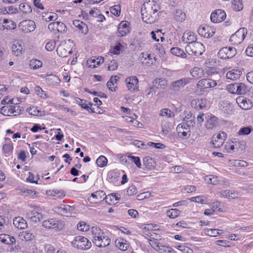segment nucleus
Masks as SVG:
<instances>
[{
  "instance_id": "obj_27",
  "label": "nucleus",
  "mask_w": 253,
  "mask_h": 253,
  "mask_svg": "<svg viewBox=\"0 0 253 253\" xmlns=\"http://www.w3.org/2000/svg\"><path fill=\"white\" fill-rule=\"evenodd\" d=\"M119 78L117 76H112L107 83L108 89L112 91H115L117 88V82Z\"/></svg>"
},
{
  "instance_id": "obj_12",
  "label": "nucleus",
  "mask_w": 253,
  "mask_h": 253,
  "mask_svg": "<svg viewBox=\"0 0 253 253\" xmlns=\"http://www.w3.org/2000/svg\"><path fill=\"white\" fill-rule=\"evenodd\" d=\"M199 34L206 38L212 37L215 32V29L208 25H202L200 26L198 30Z\"/></svg>"
},
{
  "instance_id": "obj_14",
  "label": "nucleus",
  "mask_w": 253,
  "mask_h": 253,
  "mask_svg": "<svg viewBox=\"0 0 253 253\" xmlns=\"http://www.w3.org/2000/svg\"><path fill=\"white\" fill-rule=\"evenodd\" d=\"M19 26L20 29L26 33L33 31L36 28L35 22L31 20L22 21L20 23Z\"/></svg>"
},
{
  "instance_id": "obj_57",
  "label": "nucleus",
  "mask_w": 253,
  "mask_h": 253,
  "mask_svg": "<svg viewBox=\"0 0 253 253\" xmlns=\"http://www.w3.org/2000/svg\"><path fill=\"white\" fill-rule=\"evenodd\" d=\"M27 112L29 113V114L33 116H38L39 115L41 111L37 109L36 107H30L27 109Z\"/></svg>"
},
{
  "instance_id": "obj_46",
  "label": "nucleus",
  "mask_w": 253,
  "mask_h": 253,
  "mask_svg": "<svg viewBox=\"0 0 253 253\" xmlns=\"http://www.w3.org/2000/svg\"><path fill=\"white\" fill-rule=\"evenodd\" d=\"M42 63L39 60L33 59L30 60L29 66L31 68L35 69L39 68L42 66Z\"/></svg>"
},
{
  "instance_id": "obj_35",
  "label": "nucleus",
  "mask_w": 253,
  "mask_h": 253,
  "mask_svg": "<svg viewBox=\"0 0 253 253\" xmlns=\"http://www.w3.org/2000/svg\"><path fill=\"white\" fill-rule=\"evenodd\" d=\"M23 46L19 42L14 43L12 46V51L16 56H19L22 54Z\"/></svg>"
},
{
  "instance_id": "obj_5",
  "label": "nucleus",
  "mask_w": 253,
  "mask_h": 253,
  "mask_svg": "<svg viewBox=\"0 0 253 253\" xmlns=\"http://www.w3.org/2000/svg\"><path fill=\"white\" fill-rule=\"evenodd\" d=\"M22 108L19 105L17 104L7 105L1 108L0 113L6 116H16L21 113L22 110Z\"/></svg>"
},
{
  "instance_id": "obj_60",
  "label": "nucleus",
  "mask_w": 253,
  "mask_h": 253,
  "mask_svg": "<svg viewBox=\"0 0 253 253\" xmlns=\"http://www.w3.org/2000/svg\"><path fill=\"white\" fill-rule=\"evenodd\" d=\"M118 64L115 60H111L108 64V70L110 71H114L117 69Z\"/></svg>"
},
{
  "instance_id": "obj_63",
  "label": "nucleus",
  "mask_w": 253,
  "mask_h": 253,
  "mask_svg": "<svg viewBox=\"0 0 253 253\" xmlns=\"http://www.w3.org/2000/svg\"><path fill=\"white\" fill-rule=\"evenodd\" d=\"M21 237H23L26 241H30L33 238L34 236L30 232L25 231L23 232Z\"/></svg>"
},
{
  "instance_id": "obj_29",
  "label": "nucleus",
  "mask_w": 253,
  "mask_h": 253,
  "mask_svg": "<svg viewBox=\"0 0 253 253\" xmlns=\"http://www.w3.org/2000/svg\"><path fill=\"white\" fill-rule=\"evenodd\" d=\"M143 163L145 167L149 169H153L156 165L154 160L149 156H146L143 158Z\"/></svg>"
},
{
  "instance_id": "obj_53",
  "label": "nucleus",
  "mask_w": 253,
  "mask_h": 253,
  "mask_svg": "<svg viewBox=\"0 0 253 253\" xmlns=\"http://www.w3.org/2000/svg\"><path fill=\"white\" fill-rule=\"evenodd\" d=\"M78 229L82 231H87L89 229V225L84 221H81L77 225Z\"/></svg>"
},
{
  "instance_id": "obj_23",
  "label": "nucleus",
  "mask_w": 253,
  "mask_h": 253,
  "mask_svg": "<svg viewBox=\"0 0 253 253\" xmlns=\"http://www.w3.org/2000/svg\"><path fill=\"white\" fill-rule=\"evenodd\" d=\"M242 74V72L238 69H233L228 72L226 74L227 79L230 81H236L239 79Z\"/></svg>"
},
{
  "instance_id": "obj_38",
  "label": "nucleus",
  "mask_w": 253,
  "mask_h": 253,
  "mask_svg": "<svg viewBox=\"0 0 253 253\" xmlns=\"http://www.w3.org/2000/svg\"><path fill=\"white\" fill-rule=\"evenodd\" d=\"M232 7L236 11H239L243 9V5L242 0H232Z\"/></svg>"
},
{
  "instance_id": "obj_62",
  "label": "nucleus",
  "mask_w": 253,
  "mask_h": 253,
  "mask_svg": "<svg viewBox=\"0 0 253 253\" xmlns=\"http://www.w3.org/2000/svg\"><path fill=\"white\" fill-rule=\"evenodd\" d=\"M7 226V223L2 216H0V231H4Z\"/></svg>"
},
{
  "instance_id": "obj_43",
  "label": "nucleus",
  "mask_w": 253,
  "mask_h": 253,
  "mask_svg": "<svg viewBox=\"0 0 253 253\" xmlns=\"http://www.w3.org/2000/svg\"><path fill=\"white\" fill-rule=\"evenodd\" d=\"M174 17L177 21L183 22L185 20L186 14L181 10L176 9L174 14Z\"/></svg>"
},
{
  "instance_id": "obj_7",
  "label": "nucleus",
  "mask_w": 253,
  "mask_h": 253,
  "mask_svg": "<svg viewBox=\"0 0 253 253\" xmlns=\"http://www.w3.org/2000/svg\"><path fill=\"white\" fill-rule=\"evenodd\" d=\"M247 34V29L241 28L231 36L230 42L234 45H238L244 41Z\"/></svg>"
},
{
  "instance_id": "obj_28",
  "label": "nucleus",
  "mask_w": 253,
  "mask_h": 253,
  "mask_svg": "<svg viewBox=\"0 0 253 253\" xmlns=\"http://www.w3.org/2000/svg\"><path fill=\"white\" fill-rule=\"evenodd\" d=\"M153 83L157 85L156 86L157 89H165L168 85V81L162 78H156L154 80Z\"/></svg>"
},
{
  "instance_id": "obj_39",
  "label": "nucleus",
  "mask_w": 253,
  "mask_h": 253,
  "mask_svg": "<svg viewBox=\"0 0 253 253\" xmlns=\"http://www.w3.org/2000/svg\"><path fill=\"white\" fill-rule=\"evenodd\" d=\"M171 53L177 56L182 58L186 57V54L184 51L179 47H172L170 49Z\"/></svg>"
},
{
  "instance_id": "obj_30",
  "label": "nucleus",
  "mask_w": 253,
  "mask_h": 253,
  "mask_svg": "<svg viewBox=\"0 0 253 253\" xmlns=\"http://www.w3.org/2000/svg\"><path fill=\"white\" fill-rule=\"evenodd\" d=\"M186 116L184 117L183 122L189 126H193L195 124V117L193 116L191 112H185Z\"/></svg>"
},
{
  "instance_id": "obj_24",
  "label": "nucleus",
  "mask_w": 253,
  "mask_h": 253,
  "mask_svg": "<svg viewBox=\"0 0 253 253\" xmlns=\"http://www.w3.org/2000/svg\"><path fill=\"white\" fill-rule=\"evenodd\" d=\"M219 125L218 118L214 116H212L207 119L206 123V127L207 129H213Z\"/></svg>"
},
{
  "instance_id": "obj_50",
  "label": "nucleus",
  "mask_w": 253,
  "mask_h": 253,
  "mask_svg": "<svg viewBox=\"0 0 253 253\" xmlns=\"http://www.w3.org/2000/svg\"><path fill=\"white\" fill-rule=\"evenodd\" d=\"M160 115L162 117H167L168 118H172L174 117V113L168 109H163L161 110Z\"/></svg>"
},
{
  "instance_id": "obj_44",
  "label": "nucleus",
  "mask_w": 253,
  "mask_h": 253,
  "mask_svg": "<svg viewBox=\"0 0 253 253\" xmlns=\"http://www.w3.org/2000/svg\"><path fill=\"white\" fill-rule=\"evenodd\" d=\"M253 127L251 126L242 127L237 132V134L239 136L248 135L253 131Z\"/></svg>"
},
{
  "instance_id": "obj_2",
  "label": "nucleus",
  "mask_w": 253,
  "mask_h": 253,
  "mask_svg": "<svg viewBox=\"0 0 253 253\" xmlns=\"http://www.w3.org/2000/svg\"><path fill=\"white\" fill-rule=\"evenodd\" d=\"M93 236L92 242L96 246L99 248H104L109 246L111 240L104 235L102 230L97 226H93L91 229Z\"/></svg>"
},
{
  "instance_id": "obj_42",
  "label": "nucleus",
  "mask_w": 253,
  "mask_h": 253,
  "mask_svg": "<svg viewBox=\"0 0 253 253\" xmlns=\"http://www.w3.org/2000/svg\"><path fill=\"white\" fill-rule=\"evenodd\" d=\"M237 94H245L248 91V88L245 84L242 83H237V86L236 87Z\"/></svg>"
},
{
  "instance_id": "obj_15",
  "label": "nucleus",
  "mask_w": 253,
  "mask_h": 253,
  "mask_svg": "<svg viewBox=\"0 0 253 253\" xmlns=\"http://www.w3.org/2000/svg\"><path fill=\"white\" fill-rule=\"evenodd\" d=\"M217 85L215 81L210 79H204L200 80L197 84V87L200 90L206 88L213 87Z\"/></svg>"
},
{
  "instance_id": "obj_1",
  "label": "nucleus",
  "mask_w": 253,
  "mask_h": 253,
  "mask_svg": "<svg viewBox=\"0 0 253 253\" xmlns=\"http://www.w3.org/2000/svg\"><path fill=\"white\" fill-rule=\"evenodd\" d=\"M160 9V5L155 1L143 4L141 10L143 21L148 24L156 22L158 16V12Z\"/></svg>"
},
{
  "instance_id": "obj_32",
  "label": "nucleus",
  "mask_w": 253,
  "mask_h": 253,
  "mask_svg": "<svg viewBox=\"0 0 253 253\" xmlns=\"http://www.w3.org/2000/svg\"><path fill=\"white\" fill-rule=\"evenodd\" d=\"M190 74L193 78L199 79L204 76V71L202 68L194 67L191 70Z\"/></svg>"
},
{
  "instance_id": "obj_18",
  "label": "nucleus",
  "mask_w": 253,
  "mask_h": 253,
  "mask_svg": "<svg viewBox=\"0 0 253 253\" xmlns=\"http://www.w3.org/2000/svg\"><path fill=\"white\" fill-rule=\"evenodd\" d=\"M106 195L103 191H97L92 193L91 196L88 198V200L91 203H96L104 200L103 197Z\"/></svg>"
},
{
  "instance_id": "obj_59",
  "label": "nucleus",
  "mask_w": 253,
  "mask_h": 253,
  "mask_svg": "<svg viewBox=\"0 0 253 253\" xmlns=\"http://www.w3.org/2000/svg\"><path fill=\"white\" fill-rule=\"evenodd\" d=\"M157 90V87L155 86V85L150 87L145 90V93L147 96H149L150 95H153L154 94H155Z\"/></svg>"
},
{
  "instance_id": "obj_48",
  "label": "nucleus",
  "mask_w": 253,
  "mask_h": 253,
  "mask_svg": "<svg viewBox=\"0 0 253 253\" xmlns=\"http://www.w3.org/2000/svg\"><path fill=\"white\" fill-rule=\"evenodd\" d=\"M13 149V144L11 143H5L3 145L2 151L5 154H9Z\"/></svg>"
},
{
  "instance_id": "obj_64",
  "label": "nucleus",
  "mask_w": 253,
  "mask_h": 253,
  "mask_svg": "<svg viewBox=\"0 0 253 253\" xmlns=\"http://www.w3.org/2000/svg\"><path fill=\"white\" fill-rule=\"evenodd\" d=\"M177 249L183 252L184 253H192L193 251L190 249L189 247H187L184 245H179L177 247Z\"/></svg>"
},
{
  "instance_id": "obj_33",
  "label": "nucleus",
  "mask_w": 253,
  "mask_h": 253,
  "mask_svg": "<svg viewBox=\"0 0 253 253\" xmlns=\"http://www.w3.org/2000/svg\"><path fill=\"white\" fill-rule=\"evenodd\" d=\"M219 194L220 196L228 199H233L237 197L236 193L234 191L228 190L221 191L219 192Z\"/></svg>"
},
{
  "instance_id": "obj_4",
  "label": "nucleus",
  "mask_w": 253,
  "mask_h": 253,
  "mask_svg": "<svg viewBox=\"0 0 253 253\" xmlns=\"http://www.w3.org/2000/svg\"><path fill=\"white\" fill-rule=\"evenodd\" d=\"M185 50L189 55L199 56L202 55L205 49L202 43L196 42L194 43L188 44L185 47Z\"/></svg>"
},
{
  "instance_id": "obj_52",
  "label": "nucleus",
  "mask_w": 253,
  "mask_h": 253,
  "mask_svg": "<svg viewBox=\"0 0 253 253\" xmlns=\"http://www.w3.org/2000/svg\"><path fill=\"white\" fill-rule=\"evenodd\" d=\"M73 24L75 27H77L80 30L82 31V33H84V28H86V26L85 23L79 20H74Z\"/></svg>"
},
{
  "instance_id": "obj_58",
  "label": "nucleus",
  "mask_w": 253,
  "mask_h": 253,
  "mask_svg": "<svg viewBox=\"0 0 253 253\" xmlns=\"http://www.w3.org/2000/svg\"><path fill=\"white\" fill-rule=\"evenodd\" d=\"M110 12L113 15L119 16L121 13L120 6L119 5H115L114 6H112L110 8Z\"/></svg>"
},
{
  "instance_id": "obj_31",
  "label": "nucleus",
  "mask_w": 253,
  "mask_h": 253,
  "mask_svg": "<svg viewBox=\"0 0 253 253\" xmlns=\"http://www.w3.org/2000/svg\"><path fill=\"white\" fill-rule=\"evenodd\" d=\"M104 62V58L101 56L100 58H98L97 59H89L87 61V64L88 65V67L90 68H95L97 66L99 65L101 63H103Z\"/></svg>"
},
{
  "instance_id": "obj_16",
  "label": "nucleus",
  "mask_w": 253,
  "mask_h": 253,
  "mask_svg": "<svg viewBox=\"0 0 253 253\" xmlns=\"http://www.w3.org/2000/svg\"><path fill=\"white\" fill-rule=\"evenodd\" d=\"M226 17V13L221 9L212 12L211 15V21L213 23H219L224 21Z\"/></svg>"
},
{
  "instance_id": "obj_41",
  "label": "nucleus",
  "mask_w": 253,
  "mask_h": 253,
  "mask_svg": "<svg viewBox=\"0 0 253 253\" xmlns=\"http://www.w3.org/2000/svg\"><path fill=\"white\" fill-rule=\"evenodd\" d=\"M180 212L178 209H171L167 211L166 215L170 218H175L178 216Z\"/></svg>"
},
{
  "instance_id": "obj_25",
  "label": "nucleus",
  "mask_w": 253,
  "mask_h": 253,
  "mask_svg": "<svg viewBox=\"0 0 253 253\" xmlns=\"http://www.w3.org/2000/svg\"><path fill=\"white\" fill-rule=\"evenodd\" d=\"M76 102L82 108L85 109L88 111L89 112L94 113V109L91 108L90 107L88 106H91L92 103L89 102L88 104L86 103V101L85 100L81 99L79 98H76L75 99Z\"/></svg>"
},
{
  "instance_id": "obj_19",
  "label": "nucleus",
  "mask_w": 253,
  "mask_h": 253,
  "mask_svg": "<svg viewBox=\"0 0 253 253\" xmlns=\"http://www.w3.org/2000/svg\"><path fill=\"white\" fill-rule=\"evenodd\" d=\"M182 40L188 44L194 43L197 40L196 35L193 32L186 31L183 34Z\"/></svg>"
},
{
  "instance_id": "obj_51",
  "label": "nucleus",
  "mask_w": 253,
  "mask_h": 253,
  "mask_svg": "<svg viewBox=\"0 0 253 253\" xmlns=\"http://www.w3.org/2000/svg\"><path fill=\"white\" fill-rule=\"evenodd\" d=\"M205 179L207 183L211 184H216L218 182L217 177L213 175L206 176Z\"/></svg>"
},
{
  "instance_id": "obj_9",
  "label": "nucleus",
  "mask_w": 253,
  "mask_h": 253,
  "mask_svg": "<svg viewBox=\"0 0 253 253\" xmlns=\"http://www.w3.org/2000/svg\"><path fill=\"white\" fill-rule=\"evenodd\" d=\"M127 89L131 92L139 90L138 80L135 76H131L125 79Z\"/></svg>"
},
{
  "instance_id": "obj_61",
  "label": "nucleus",
  "mask_w": 253,
  "mask_h": 253,
  "mask_svg": "<svg viewBox=\"0 0 253 253\" xmlns=\"http://www.w3.org/2000/svg\"><path fill=\"white\" fill-rule=\"evenodd\" d=\"M137 190L135 186L131 185L128 187L126 191L127 195L128 196H132L137 193Z\"/></svg>"
},
{
  "instance_id": "obj_22",
  "label": "nucleus",
  "mask_w": 253,
  "mask_h": 253,
  "mask_svg": "<svg viewBox=\"0 0 253 253\" xmlns=\"http://www.w3.org/2000/svg\"><path fill=\"white\" fill-rule=\"evenodd\" d=\"M129 23L127 22H122L119 25L117 34L118 36L123 37L129 33Z\"/></svg>"
},
{
  "instance_id": "obj_8",
  "label": "nucleus",
  "mask_w": 253,
  "mask_h": 253,
  "mask_svg": "<svg viewBox=\"0 0 253 253\" xmlns=\"http://www.w3.org/2000/svg\"><path fill=\"white\" fill-rule=\"evenodd\" d=\"M42 225L46 228L62 230L64 227L63 222L56 218H48L42 222Z\"/></svg>"
},
{
  "instance_id": "obj_6",
  "label": "nucleus",
  "mask_w": 253,
  "mask_h": 253,
  "mask_svg": "<svg viewBox=\"0 0 253 253\" xmlns=\"http://www.w3.org/2000/svg\"><path fill=\"white\" fill-rule=\"evenodd\" d=\"M72 43L71 40L62 42L56 50L58 55L62 57H65L71 54L72 52Z\"/></svg>"
},
{
  "instance_id": "obj_21",
  "label": "nucleus",
  "mask_w": 253,
  "mask_h": 253,
  "mask_svg": "<svg viewBox=\"0 0 253 253\" xmlns=\"http://www.w3.org/2000/svg\"><path fill=\"white\" fill-rule=\"evenodd\" d=\"M226 138V134L224 131L220 132L217 135L216 139L212 140L213 146L215 148H220L224 143Z\"/></svg>"
},
{
  "instance_id": "obj_17",
  "label": "nucleus",
  "mask_w": 253,
  "mask_h": 253,
  "mask_svg": "<svg viewBox=\"0 0 253 253\" xmlns=\"http://www.w3.org/2000/svg\"><path fill=\"white\" fill-rule=\"evenodd\" d=\"M236 102L242 109L249 110L253 106L252 102L249 99L243 96L238 97L236 99Z\"/></svg>"
},
{
  "instance_id": "obj_37",
  "label": "nucleus",
  "mask_w": 253,
  "mask_h": 253,
  "mask_svg": "<svg viewBox=\"0 0 253 253\" xmlns=\"http://www.w3.org/2000/svg\"><path fill=\"white\" fill-rule=\"evenodd\" d=\"M45 80L52 84H58L60 82V79L57 76L53 75H47Z\"/></svg>"
},
{
  "instance_id": "obj_45",
  "label": "nucleus",
  "mask_w": 253,
  "mask_h": 253,
  "mask_svg": "<svg viewBox=\"0 0 253 253\" xmlns=\"http://www.w3.org/2000/svg\"><path fill=\"white\" fill-rule=\"evenodd\" d=\"M3 24H4L2 25L4 29H14L16 26L13 21L7 19H3Z\"/></svg>"
},
{
  "instance_id": "obj_54",
  "label": "nucleus",
  "mask_w": 253,
  "mask_h": 253,
  "mask_svg": "<svg viewBox=\"0 0 253 253\" xmlns=\"http://www.w3.org/2000/svg\"><path fill=\"white\" fill-rule=\"evenodd\" d=\"M127 158L128 160L133 162L138 168H141V164L140 162V159L138 157H135L129 155L128 156Z\"/></svg>"
},
{
  "instance_id": "obj_20",
  "label": "nucleus",
  "mask_w": 253,
  "mask_h": 253,
  "mask_svg": "<svg viewBox=\"0 0 253 253\" xmlns=\"http://www.w3.org/2000/svg\"><path fill=\"white\" fill-rule=\"evenodd\" d=\"M26 217L31 221L37 223L42 218V215L36 211H29L26 213Z\"/></svg>"
},
{
  "instance_id": "obj_40",
  "label": "nucleus",
  "mask_w": 253,
  "mask_h": 253,
  "mask_svg": "<svg viewBox=\"0 0 253 253\" xmlns=\"http://www.w3.org/2000/svg\"><path fill=\"white\" fill-rule=\"evenodd\" d=\"M116 246L121 250L126 251L127 250L128 246L127 244L123 242V240L122 239H118L115 241Z\"/></svg>"
},
{
  "instance_id": "obj_49",
  "label": "nucleus",
  "mask_w": 253,
  "mask_h": 253,
  "mask_svg": "<svg viewBox=\"0 0 253 253\" xmlns=\"http://www.w3.org/2000/svg\"><path fill=\"white\" fill-rule=\"evenodd\" d=\"M107 159L104 156H100L99 158L96 160V164L99 167H104L107 165Z\"/></svg>"
},
{
  "instance_id": "obj_34",
  "label": "nucleus",
  "mask_w": 253,
  "mask_h": 253,
  "mask_svg": "<svg viewBox=\"0 0 253 253\" xmlns=\"http://www.w3.org/2000/svg\"><path fill=\"white\" fill-rule=\"evenodd\" d=\"M17 11V9L13 6L3 7L0 8V13L2 14H11L16 13Z\"/></svg>"
},
{
  "instance_id": "obj_11",
  "label": "nucleus",
  "mask_w": 253,
  "mask_h": 253,
  "mask_svg": "<svg viewBox=\"0 0 253 253\" xmlns=\"http://www.w3.org/2000/svg\"><path fill=\"white\" fill-rule=\"evenodd\" d=\"M75 207L68 205H60L54 208V211L61 215L70 216L71 215Z\"/></svg>"
},
{
  "instance_id": "obj_26",
  "label": "nucleus",
  "mask_w": 253,
  "mask_h": 253,
  "mask_svg": "<svg viewBox=\"0 0 253 253\" xmlns=\"http://www.w3.org/2000/svg\"><path fill=\"white\" fill-rule=\"evenodd\" d=\"M13 224L17 228L23 229L27 227L26 220L21 217H16L13 219Z\"/></svg>"
},
{
  "instance_id": "obj_10",
  "label": "nucleus",
  "mask_w": 253,
  "mask_h": 253,
  "mask_svg": "<svg viewBox=\"0 0 253 253\" xmlns=\"http://www.w3.org/2000/svg\"><path fill=\"white\" fill-rule=\"evenodd\" d=\"M236 54V50L234 47H224L219 50L218 56L221 59H227L234 57Z\"/></svg>"
},
{
  "instance_id": "obj_55",
  "label": "nucleus",
  "mask_w": 253,
  "mask_h": 253,
  "mask_svg": "<svg viewBox=\"0 0 253 253\" xmlns=\"http://www.w3.org/2000/svg\"><path fill=\"white\" fill-rule=\"evenodd\" d=\"M217 229H205V233L206 235L211 236L215 237L220 233L217 232Z\"/></svg>"
},
{
  "instance_id": "obj_3",
  "label": "nucleus",
  "mask_w": 253,
  "mask_h": 253,
  "mask_svg": "<svg viewBox=\"0 0 253 253\" xmlns=\"http://www.w3.org/2000/svg\"><path fill=\"white\" fill-rule=\"evenodd\" d=\"M72 245L79 250H87L91 247V243L85 237L78 236L71 242Z\"/></svg>"
},
{
  "instance_id": "obj_13",
  "label": "nucleus",
  "mask_w": 253,
  "mask_h": 253,
  "mask_svg": "<svg viewBox=\"0 0 253 253\" xmlns=\"http://www.w3.org/2000/svg\"><path fill=\"white\" fill-rule=\"evenodd\" d=\"M191 80L189 78H183L179 80L172 82L171 84V88L175 92L180 91L186 84L190 83Z\"/></svg>"
},
{
  "instance_id": "obj_36",
  "label": "nucleus",
  "mask_w": 253,
  "mask_h": 253,
  "mask_svg": "<svg viewBox=\"0 0 253 253\" xmlns=\"http://www.w3.org/2000/svg\"><path fill=\"white\" fill-rule=\"evenodd\" d=\"M19 10L24 14H29L32 12V9L31 6L26 3H22L19 5Z\"/></svg>"
},
{
  "instance_id": "obj_47",
  "label": "nucleus",
  "mask_w": 253,
  "mask_h": 253,
  "mask_svg": "<svg viewBox=\"0 0 253 253\" xmlns=\"http://www.w3.org/2000/svg\"><path fill=\"white\" fill-rule=\"evenodd\" d=\"M42 17L43 20L49 22L50 21L56 20L58 18V16L55 13L47 12V13H45V15H43Z\"/></svg>"
},
{
  "instance_id": "obj_56",
  "label": "nucleus",
  "mask_w": 253,
  "mask_h": 253,
  "mask_svg": "<svg viewBox=\"0 0 253 253\" xmlns=\"http://www.w3.org/2000/svg\"><path fill=\"white\" fill-rule=\"evenodd\" d=\"M35 91L37 94L42 98H46L47 95L44 91L39 86H36L35 87Z\"/></svg>"
}]
</instances>
